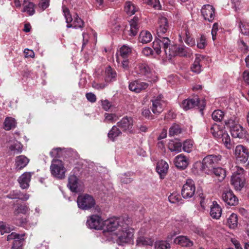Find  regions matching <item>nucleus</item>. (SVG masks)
<instances>
[{"instance_id": "1", "label": "nucleus", "mask_w": 249, "mask_h": 249, "mask_svg": "<svg viewBox=\"0 0 249 249\" xmlns=\"http://www.w3.org/2000/svg\"><path fill=\"white\" fill-rule=\"evenodd\" d=\"M127 222L121 227L119 231L111 234H114L117 243L119 245H123L124 244L129 243L131 241L134 235V229L130 228L129 225L132 223L131 218L127 217Z\"/></svg>"}, {"instance_id": "2", "label": "nucleus", "mask_w": 249, "mask_h": 249, "mask_svg": "<svg viewBox=\"0 0 249 249\" xmlns=\"http://www.w3.org/2000/svg\"><path fill=\"white\" fill-rule=\"evenodd\" d=\"M62 8L66 22L67 23V27L68 28H73L82 29L84 27V22L79 18L77 13L74 15L73 18H72L69 9L65 5H62Z\"/></svg>"}, {"instance_id": "3", "label": "nucleus", "mask_w": 249, "mask_h": 249, "mask_svg": "<svg viewBox=\"0 0 249 249\" xmlns=\"http://www.w3.org/2000/svg\"><path fill=\"white\" fill-rule=\"evenodd\" d=\"M236 171L231 176V184L236 191H240L245 186L246 178L243 168L236 166Z\"/></svg>"}, {"instance_id": "4", "label": "nucleus", "mask_w": 249, "mask_h": 249, "mask_svg": "<svg viewBox=\"0 0 249 249\" xmlns=\"http://www.w3.org/2000/svg\"><path fill=\"white\" fill-rule=\"evenodd\" d=\"M127 222V217H113L104 221V227L107 231L113 232L116 230L119 231Z\"/></svg>"}, {"instance_id": "5", "label": "nucleus", "mask_w": 249, "mask_h": 249, "mask_svg": "<svg viewBox=\"0 0 249 249\" xmlns=\"http://www.w3.org/2000/svg\"><path fill=\"white\" fill-rule=\"evenodd\" d=\"M136 72L140 75L144 76L148 82L152 84L158 80V77L154 71H152L146 63H140L135 68Z\"/></svg>"}, {"instance_id": "6", "label": "nucleus", "mask_w": 249, "mask_h": 249, "mask_svg": "<svg viewBox=\"0 0 249 249\" xmlns=\"http://www.w3.org/2000/svg\"><path fill=\"white\" fill-rule=\"evenodd\" d=\"M78 207L83 210H88L94 207L96 202L92 196L85 194L79 195L77 198Z\"/></svg>"}, {"instance_id": "7", "label": "nucleus", "mask_w": 249, "mask_h": 249, "mask_svg": "<svg viewBox=\"0 0 249 249\" xmlns=\"http://www.w3.org/2000/svg\"><path fill=\"white\" fill-rule=\"evenodd\" d=\"M234 154L236 161L241 164L249 163V149L246 146L239 144L235 147Z\"/></svg>"}, {"instance_id": "8", "label": "nucleus", "mask_w": 249, "mask_h": 249, "mask_svg": "<svg viewBox=\"0 0 249 249\" xmlns=\"http://www.w3.org/2000/svg\"><path fill=\"white\" fill-rule=\"evenodd\" d=\"M50 170L53 176L58 178H63L65 177V170L62 161L57 159L52 160Z\"/></svg>"}, {"instance_id": "9", "label": "nucleus", "mask_w": 249, "mask_h": 249, "mask_svg": "<svg viewBox=\"0 0 249 249\" xmlns=\"http://www.w3.org/2000/svg\"><path fill=\"white\" fill-rule=\"evenodd\" d=\"M199 104H200V101L197 97H196L194 98H188L184 100L181 103V107L184 110H187L198 106L200 111L203 114V110L206 105L205 101H202L200 106H199Z\"/></svg>"}, {"instance_id": "10", "label": "nucleus", "mask_w": 249, "mask_h": 249, "mask_svg": "<svg viewBox=\"0 0 249 249\" xmlns=\"http://www.w3.org/2000/svg\"><path fill=\"white\" fill-rule=\"evenodd\" d=\"M160 38L156 39L153 42V48L157 54L161 52V47L162 46L165 53L168 54L169 47L170 45V39L166 37H159Z\"/></svg>"}, {"instance_id": "11", "label": "nucleus", "mask_w": 249, "mask_h": 249, "mask_svg": "<svg viewBox=\"0 0 249 249\" xmlns=\"http://www.w3.org/2000/svg\"><path fill=\"white\" fill-rule=\"evenodd\" d=\"M179 40L183 39L184 42L190 46L195 45V39L192 37L188 25L186 23H183L179 30Z\"/></svg>"}, {"instance_id": "12", "label": "nucleus", "mask_w": 249, "mask_h": 249, "mask_svg": "<svg viewBox=\"0 0 249 249\" xmlns=\"http://www.w3.org/2000/svg\"><path fill=\"white\" fill-rule=\"evenodd\" d=\"M104 221L101 216L92 214L88 217L86 224L90 229L100 230L104 227Z\"/></svg>"}, {"instance_id": "13", "label": "nucleus", "mask_w": 249, "mask_h": 249, "mask_svg": "<svg viewBox=\"0 0 249 249\" xmlns=\"http://www.w3.org/2000/svg\"><path fill=\"white\" fill-rule=\"evenodd\" d=\"M196 192V186L194 181L191 179H187L181 189V195L184 198L187 199L192 197Z\"/></svg>"}, {"instance_id": "14", "label": "nucleus", "mask_w": 249, "mask_h": 249, "mask_svg": "<svg viewBox=\"0 0 249 249\" xmlns=\"http://www.w3.org/2000/svg\"><path fill=\"white\" fill-rule=\"evenodd\" d=\"M189 49L184 46L174 45L169 47L168 54L169 56L179 55L186 56L189 53Z\"/></svg>"}, {"instance_id": "15", "label": "nucleus", "mask_w": 249, "mask_h": 249, "mask_svg": "<svg viewBox=\"0 0 249 249\" xmlns=\"http://www.w3.org/2000/svg\"><path fill=\"white\" fill-rule=\"evenodd\" d=\"M222 199L227 205L235 206L238 203V199L231 189L223 191Z\"/></svg>"}, {"instance_id": "16", "label": "nucleus", "mask_w": 249, "mask_h": 249, "mask_svg": "<svg viewBox=\"0 0 249 249\" xmlns=\"http://www.w3.org/2000/svg\"><path fill=\"white\" fill-rule=\"evenodd\" d=\"M25 234H18L16 232H12L7 237V240H14L12 249H22L23 242L24 240V237Z\"/></svg>"}, {"instance_id": "17", "label": "nucleus", "mask_w": 249, "mask_h": 249, "mask_svg": "<svg viewBox=\"0 0 249 249\" xmlns=\"http://www.w3.org/2000/svg\"><path fill=\"white\" fill-rule=\"evenodd\" d=\"M221 159L222 156L220 155H209L206 156L202 161L208 172L213 168V166L217 164Z\"/></svg>"}, {"instance_id": "18", "label": "nucleus", "mask_w": 249, "mask_h": 249, "mask_svg": "<svg viewBox=\"0 0 249 249\" xmlns=\"http://www.w3.org/2000/svg\"><path fill=\"white\" fill-rule=\"evenodd\" d=\"M150 84L148 82H142L140 80H134L129 83L128 88L132 91L140 93L147 89Z\"/></svg>"}, {"instance_id": "19", "label": "nucleus", "mask_w": 249, "mask_h": 249, "mask_svg": "<svg viewBox=\"0 0 249 249\" xmlns=\"http://www.w3.org/2000/svg\"><path fill=\"white\" fill-rule=\"evenodd\" d=\"M117 125L122 131L131 132L134 125V121L132 117H124L117 123Z\"/></svg>"}, {"instance_id": "20", "label": "nucleus", "mask_w": 249, "mask_h": 249, "mask_svg": "<svg viewBox=\"0 0 249 249\" xmlns=\"http://www.w3.org/2000/svg\"><path fill=\"white\" fill-rule=\"evenodd\" d=\"M202 15L206 20L212 22L215 17V8L213 6L207 4L204 5L201 10Z\"/></svg>"}, {"instance_id": "21", "label": "nucleus", "mask_w": 249, "mask_h": 249, "mask_svg": "<svg viewBox=\"0 0 249 249\" xmlns=\"http://www.w3.org/2000/svg\"><path fill=\"white\" fill-rule=\"evenodd\" d=\"M33 174L34 172H25L19 177L18 181L22 189H27L29 187L31 177Z\"/></svg>"}, {"instance_id": "22", "label": "nucleus", "mask_w": 249, "mask_h": 249, "mask_svg": "<svg viewBox=\"0 0 249 249\" xmlns=\"http://www.w3.org/2000/svg\"><path fill=\"white\" fill-rule=\"evenodd\" d=\"M158 27L157 29V34L159 37L161 36L167 32L169 28L167 18L163 16H160L158 18Z\"/></svg>"}, {"instance_id": "23", "label": "nucleus", "mask_w": 249, "mask_h": 249, "mask_svg": "<svg viewBox=\"0 0 249 249\" xmlns=\"http://www.w3.org/2000/svg\"><path fill=\"white\" fill-rule=\"evenodd\" d=\"M162 98V95H160L151 100L152 105L151 109L154 114H159L162 111L164 103Z\"/></svg>"}, {"instance_id": "24", "label": "nucleus", "mask_w": 249, "mask_h": 249, "mask_svg": "<svg viewBox=\"0 0 249 249\" xmlns=\"http://www.w3.org/2000/svg\"><path fill=\"white\" fill-rule=\"evenodd\" d=\"M231 134L234 138L243 139L246 137V131L239 124H236L231 127Z\"/></svg>"}, {"instance_id": "25", "label": "nucleus", "mask_w": 249, "mask_h": 249, "mask_svg": "<svg viewBox=\"0 0 249 249\" xmlns=\"http://www.w3.org/2000/svg\"><path fill=\"white\" fill-rule=\"evenodd\" d=\"M174 162L178 169L184 170L188 166L189 160L186 156L180 154L175 157Z\"/></svg>"}, {"instance_id": "26", "label": "nucleus", "mask_w": 249, "mask_h": 249, "mask_svg": "<svg viewBox=\"0 0 249 249\" xmlns=\"http://www.w3.org/2000/svg\"><path fill=\"white\" fill-rule=\"evenodd\" d=\"M29 162V159L24 155L17 156L15 159V169L20 171L25 167Z\"/></svg>"}, {"instance_id": "27", "label": "nucleus", "mask_w": 249, "mask_h": 249, "mask_svg": "<svg viewBox=\"0 0 249 249\" xmlns=\"http://www.w3.org/2000/svg\"><path fill=\"white\" fill-rule=\"evenodd\" d=\"M169 165L165 161L161 160L158 162L156 166V171L160 176L161 178H164L166 175Z\"/></svg>"}, {"instance_id": "28", "label": "nucleus", "mask_w": 249, "mask_h": 249, "mask_svg": "<svg viewBox=\"0 0 249 249\" xmlns=\"http://www.w3.org/2000/svg\"><path fill=\"white\" fill-rule=\"evenodd\" d=\"M7 197L12 199H18L22 201H26L29 198L30 195L27 194H23L20 190H16L11 191Z\"/></svg>"}, {"instance_id": "29", "label": "nucleus", "mask_w": 249, "mask_h": 249, "mask_svg": "<svg viewBox=\"0 0 249 249\" xmlns=\"http://www.w3.org/2000/svg\"><path fill=\"white\" fill-rule=\"evenodd\" d=\"M68 186L70 190L74 193L80 192L78 178L75 175H71L69 177Z\"/></svg>"}, {"instance_id": "30", "label": "nucleus", "mask_w": 249, "mask_h": 249, "mask_svg": "<svg viewBox=\"0 0 249 249\" xmlns=\"http://www.w3.org/2000/svg\"><path fill=\"white\" fill-rule=\"evenodd\" d=\"M210 214L211 217L215 219H219L221 216L222 209L215 201L213 202Z\"/></svg>"}, {"instance_id": "31", "label": "nucleus", "mask_w": 249, "mask_h": 249, "mask_svg": "<svg viewBox=\"0 0 249 249\" xmlns=\"http://www.w3.org/2000/svg\"><path fill=\"white\" fill-rule=\"evenodd\" d=\"M182 143L178 140L175 139L169 141L168 147L169 150L172 152L178 153L182 150Z\"/></svg>"}, {"instance_id": "32", "label": "nucleus", "mask_w": 249, "mask_h": 249, "mask_svg": "<svg viewBox=\"0 0 249 249\" xmlns=\"http://www.w3.org/2000/svg\"><path fill=\"white\" fill-rule=\"evenodd\" d=\"M176 244L179 245L182 247H190L193 245V243L187 236H178L177 237L174 241Z\"/></svg>"}, {"instance_id": "33", "label": "nucleus", "mask_w": 249, "mask_h": 249, "mask_svg": "<svg viewBox=\"0 0 249 249\" xmlns=\"http://www.w3.org/2000/svg\"><path fill=\"white\" fill-rule=\"evenodd\" d=\"M222 126L216 124H214L212 125L210 129V132L212 134L213 136L216 138H219L225 133Z\"/></svg>"}, {"instance_id": "34", "label": "nucleus", "mask_w": 249, "mask_h": 249, "mask_svg": "<svg viewBox=\"0 0 249 249\" xmlns=\"http://www.w3.org/2000/svg\"><path fill=\"white\" fill-rule=\"evenodd\" d=\"M138 18L134 17V18L129 21L130 29L129 35L130 36H135L139 31V25L138 24Z\"/></svg>"}, {"instance_id": "35", "label": "nucleus", "mask_w": 249, "mask_h": 249, "mask_svg": "<svg viewBox=\"0 0 249 249\" xmlns=\"http://www.w3.org/2000/svg\"><path fill=\"white\" fill-rule=\"evenodd\" d=\"M17 122L16 120L10 117H6L3 123V128L5 130H10L14 129L16 127Z\"/></svg>"}, {"instance_id": "36", "label": "nucleus", "mask_w": 249, "mask_h": 249, "mask_svg": "<svg viewBox=\"0 0 249 249\" xmlns=\"http://www.w3.org/2000/svg\"><path fill=\"white\" fill-rule=\"evenodd\" d=\"M152 39V36L151 33L147 31H142L139 35V41L142 44H146L150 42Z\"/></svg>"}, {"instance_id": "37", "label": "nucleus", "mask_w": 249, "mask_h": 249, "mask_svg": "<svg viewBox=\"0 0 249 249\" xmlns=\"http://www.w3.org/2000/svg\"><path fill=\"white\" fill-rule=\"evenodd\" d=\"M192 170L196 174H199L201 172L208 173L206 166H204L203 162L197 161L193 165Z\"/></svg>"}, {"instance_id": "38", "label": "nucleus", "mask_w": 249, "mask_h": 249, "mask_svg": "<svg viewBox=\"0 0 249 249\" xmlns=\"http://www.w3.org/2000/svg\"><path fill=\"white\" fill-rule=\"evenodd\" d=\"M153 243L154 241L151 238L144 236H140L137 239V245L140 246H152Z\"/></svg>"}, {"instance_id": "39", "label": "nucleus", "mask_w": 249, "mask_h": 249, "mask_svg": "<svg viewBox=\"0 0 249 249\" xmlns=\"http://www.w3.org/2000/svg\"><path fill=\"white\" fill-rule=\"evenodd\" d=\"M124 9L127 14L129 16L134 15L137 10L136 6L130 1L125 2Z\"/></svg>"}, {"instance_id": "40", "label": "nucleus", "mask_w": 249, "mask_h": 249, "mask_svg": "<svg viewBox=\"0 0 249 249\" xmlns=\"http://www.w3.org/2000/svg\"><path fill=\"white\" fill-rule=\"evenodd\" d=\"M227 224L230 229H235L238 225V216L234 213H232L227 219Z\"/></svg>"}, {"instance_id": "41", "label": "nucleus", "mask_w": 249, "mask_h": 249, "mask_svg": "<svg viewBox=\"0 0 249 249\" xmlns=\"http://www.w3.org/2000/svg\"><path fill=\"white\" fill-rule=\"evenodd\" d=\"M225 146L228 149H231L234 147V144L231 142V138L227 132H225L220 137Z\"/></svg>"}, {"instance_id": "42", "label": "nucleus", "mask_w": 249, "mask_h": 249, "mask_svg": "<svg viewBox=\"0 0 249 249\" xmlns=\"http://www.w3.org/2000/svg\"><path fill=\"white\" fill-rule=\"evenodd\" d=\"M119 128L117 125H114L108 133V137L111 141H114L117 137L122 134V132Z\"/></svg>"}, {"instance_id": "43", "label": "nucleus", "mask_w": 249, "mask_h": 249, "mask_svg": "<svg viewBox=\"0 0 249 249\" xmlns=\"http://www.w3.org/2000/svg\"><path fill=\"white\" fill-rule=\"evenodd\" d=\"M168 200L171 203L177 204L178 205L182 204L183 201L180 195L177 192L171 194L168 197Z\"/></svg>"}, {"instance_id": "44", "label": "nucleus", "mask_w": 249, "mask_h": 249, "mask_svg": "<svg viewBox=\"0 0 249 249\" xmlns=\"http://www.w3.org/2000/svg\"><path fill=\"white\" fill-rule=\"evenodd\" d=\"M134 175V173L128 172L121 175L120 177V181L121 182L124 184H128L131 183L133 180L132 178Z\"/></svg>"}, {"instance_id": "45", "label": "nucleus", "mask_w": 249, "mask_h": 249, "mask_svg": "<svg viewBox=\"0 0 249 249\" xmlns=\"http://www.w3.org/2000/svg\"><path fill=\"white\" fill-rule=\"evenodd\" d=\"M213 173L217 178L218 179L221 181L226 176V171L221 167L213 168Z\"/></svg>"}, {"instance_id": "46", "label": "nucleus", "mask_w": 249, "mask_h": 249, "mask_svg": "<svg viewBox=\"0 0 249 249\" xmlns=\"http://www.w3.org/2000/svg\"><path fill=\"white\" fill-rule=\"evenodd\" d=\"M170 248V244L167 240H158L154 243L155 249H169Z\"/></svg>"}, {"instance_id": "47", "label": "nucleus", "mask_w": 249, "mask_h": 249, "mask_svg": "<svg viewBox=\"0 0 249 249\" xmlns=\"http://www.w3.org/2000/svg\"><path fill=\"white\" fill-rule=\"evenodd\" d=\"M105 72L106 80L107 81H111L115 79L116 73L110 66H108L106 68Z\"/></svg>"}, {"instance_id": "48", "label": "nucleus", "mask_w": 249, "mask_h": 249, "mask_svg": "<svg viewBox=\"0 0 249 249\" xmlns=\"http://www.w3.org/2000/svg\"><path fill=\"white\" fill-rule=\"evenodd\" d=\"M201 59L200 57H196L192 64L191 68L193 72L196 73H199L201 71V65H200Z\"/></svg>"}, {"instance_id": "49", "label": "nucleus", "mask_w": 249, "mask_h": 249, "mask_svg": "<svg viewBox=\"0 0 249 249\" xmlns=\"http://www.w3.org/2000/svg\"><path fill=\"white\" fill-rule=\"evenodd\" d=\"M194 142L191 140H186L185 141L182 146L183 150L187 153H190L194 147Z\"/></svg>"}, {"instance_id": "50", "label": "nucleus", "mask_w": 249, "mask_h": 249, "mask_svg": "<svg viewBox=\"0 0 249 249\" xmlns=\"http://www.w3.org/2000/svg\"><path fill=\"white\" fill-rule=\"evenodd\" d=\"M35 5L33 2H28L27 4L24 6L22 12H27L29 16H33L35 13Z\"/></svg>"}, {"instance_id": "51", "label": "nucleus", "mask_w": 249, "mask_h": 249, "mask_svg": "<svg viewBox=\"0 0 249 249\" xmlns=\"http://www.w3.org/2000/svg\"><path fill=\"white\" fill-rule=\"evenodd\" d=\"M131 53V48L126 45L123 46L120 49V57L122 58H127Z\"/></svg>"}, {"instance_id": "52", "label": "nucleus", "mask_w": 249, "mask_h": 249, "mask_svg": "<svg viewBox=\"0 0 249 249\" xmlns=\"http://www.w3.org/2000/svg\"><path fill=\"white\" fill-rule=\"evenodd\" d=\"M224 116V112L219 109L214 110L212 114L213 119L216 122H221Z\"/></svg>"}, {"instance_id": "53", "label": "nucleus", "mask_w": 249, "mask_h": 249, "mask_svg": "<svg viewBox=\"0 0 249 249\" xmlns=\"http://www.w3.org/2000/svg\"><path fill=\"white\" fill-rule=\"evenodd\" d=\"M181 132V129L180 126L177 124L172 125L169 130V135L170 136H174L178 135Z\"/></svg>"}, {"instance_id": "54", "label": "nucleus", "mask_w": 249, "mask_h": 249, "mask_svg": "<svg viewBox=\"0 0 249 249\" xmlns=\"http://www.w3.org/2000/svg\"><path fill=\"white\" fill-rule=\"evenodd\" d=\"M29 208L28 206L25 205H19L18 208L15 210L14 214L17 215L18 214L22 213L23 214H27L29 211Z\"/></svg>"}, {"instance_id": "55", "label": "nucleus", "mask_w": 249, "mask_h": 249, "mask_svg": "<svg viewBox=\"0 0 249 249\" xmlns=\"http://www.w3.org/2000/svg\"><path fill=\"white\" fill-rule=\"evenodd\" d=\"M11 151L14 152L15 154H19L22 151V145L19 142H16L13 145H12L10 148Z\"/></svg>"}, {"instance_id": "56", "label": "nucleus", "mask_w": 249, "mask_h": 249, "mask_svg": "<svg viewBox=\"0 0 249 249\" xmlns=\"http://www.w3.org/2000/svg\"><path fill=\"white\" fill-rule=\"evenodd\" d=\"M10 227L3 221H0V232L1 234L9 233L11 231Z\"/></svg>"}, {"instance_id": "57", "label": "nucleus", "mask_w": 249, "mask_h": 249, "mask_svg": "<svg viewBox=\"0 0 249 249\" xmlns=\"http://www.w3.org/2000/svg\"><path fill=\"white\" fill-rule=\"evenodd\" d=\"M239 27L240 29V32L244 35H249V25L246 24L243 22H240Z\"/></svg>"}, {"instance_id": "58", "label": "nucleus", "mask_w": 249, "mask_h": 249, "mask_svg": "<svg viewBox=\"0 0 249 249\" xmlns=\"http://www.w3.org/2000/svg\"><path fill=\"white\" fill-rule=\"evenodd\" d=\"M62 150V148L59 147L53 148L50 152V155L53 158H59L61 156Z\"/></svg>"}, {"instance_id": "59", "label": "nucleus", "mask_w": 249, "mask_h": 249, "mask_svg": "<svg viewBox=\"0 0 249 249\" xmlns=\"http://www.w3.org/2000/svg\"><path fill=\"white\" fill-rule=\"evenodd\" d=\"M207 45V41L205 36L202 35L197 43V46L198 48L202 49H204Z\"/></svg>"}, {"instance_id": "60", "label": "nucleus", "mask_w": 249, "mask_h": 249, "mask_svg": "<svg viewBox=\"0 0 249 249\" xmlns=\"http://www.w3.org/2000/svg\"><path fill=\"white\" fill-rule=\"evenodd\" d=\"M142 114L143 117L148 119L152 120L154 118L153 115L151 114L148 108H143L142 109Z\"/></svg>"}, {"instance_id": "61", "label": "nucleus", "mask_w": 249, "mask_h": 249, "mask_svg": "<svg viewBox=\"0 0 249 249\" xmlns=\"http://www.w3.org/2000/svg\"><path fill=\"white\" fill-rule=\"evenodd\" d=\"M117 61L118 63H119L120 61H122V66L124 69L125 70H128L129 69V61L127 58H122V60H121L120 58L118 56H117Z\"/></svg>"}, {"instance_id": "62", "label": "nucleus", "mask_w": 249, "mask_h": 249, "mask_svg": "<svg viewBox=\"0 0 249 249\" xmlns=\"http://www.w3.org/2000/svg\"><path fill=\"white\" fill-rule=\"evenodd\" d=\"M238 45L240 48L245 52H248L249 51V47L247 45V43L243 40V39L240 38L238 41Z\"/></svg>"}, {"instance_id": "63", "label": "nucleus", "mask_w": 249, "mask_h": 249, "mask_svg": "<svg viewBox=\"0 0 249 249\" xmlns=\"http://www.w3.org/2000/svg\"><path fill=\"white\" fill-rule=\"evenodd\" d=\"M86 97L87 100L91 103H94L96 101V95L92 92L86 93Z\"/></svg>"}, {"instance_id": "64", "label": "nucleus", "mask_w": 249, "mask_h": 249, "mask_svg": "<svg viewBox=\"0 0 249 249\" xmlns=\"http://www.w3.org/2000/svg\"><path fill=\"white\" fill-rule=\"evenodd\" d=\"M107 86V84L105 83H98L94 82L92 83V87L95 89L100 90L104 89Z\"/></svg>"}]
</instances>
